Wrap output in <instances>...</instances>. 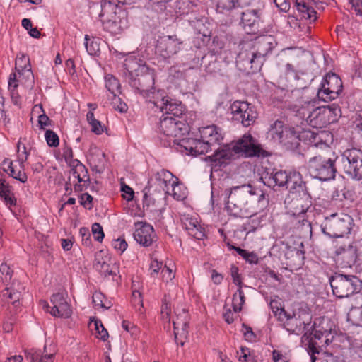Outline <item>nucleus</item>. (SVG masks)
<instances>
[{"mask_svg":"<svg viewBox=\"0 0 362 362\" xmlns=\"http://www.w3.org/2000/svg\"><path fill=\"white\" fill-rule=\"evenodd\" d=\"M13 275V270L6 263L0 265V281L6 285V288L1 291L2 300L8 304L11 303L18 308L21 305L23 293L25 291V286L19 280L13 279L8 286V283Z\"/></svg>","mask_w":362,"mask_h":362,"instance_id":"nucleus-6","label":"nucleus"},{"mask_svg":"<svg viewBox=\"0 0 362 362\" xmlns=\"http://www.w3.org/2000/svg\"><path fill=\"white\" fill-rule=\"evenodd\" d=\"M240 7L239 0H217L216 11L218 13L230 17V20L236 18L238 9Z\"/></svg>","mask_w":362,"mask_h":362,"instance_id":"nucleus-30","label":"nucleus"},{"mask_svg":"<svg viewBox=\"0 0 362 362\" xmlns=\"http://www.w3.org/2000/svg\"><path fill=\"white\" fill-rule=\"evenodd\" d=\"M264 180V183L269 187L279 186L286 187L288 192L294 190L296 187L302 189V179L301 175L298 172H290L287 173L285 170H278L275 173H272L268 177L262 178Z\"/></svg>","mask_w":362,"mask_h":362,"instance_id":"nucleus-13","label":"nucleus"},{"mask_svg":"<svg viewBox=\"0 0 362 362\" xmlns=\"http://www.w3.org/2000/svg\"><path fill=\"white\" fill-rule=\"evenodd\" d=\"M182 224L188 234L194 238L203 240L205 237L204 228L201 226L197 218L184 216Z\"/></svg>","mask_w":362,"mask_h":362,"instance_id":"nucleus-29","label":"nucleus"},{"mask_svg":"<svg viewBox=\"0 0 362 362\" xmlns=\"http://www.w3.org/2000/svg\"><path fill=\"white\" fill-rule=\"evenodd\" d=\"M334 324L328 317H322L316 319L313 324V334L315 339L320 340L325 338V344H329L332 341L333 335L332 331Z\"/></svg>","mask_w":362,"mask_h":362,"instance_id":"nucleus-23","label":"nucleus"},{"mask_svg":"<svg viewBox=\"0 0 362 362\" xmlns=\"http://www.w3.org/2000/svg\"><path fill=\"white\" fill-rule=\"evenodd\" d=\"M240 16L242 23L245 27L253 28L260 21L262 11L260 9H247L245 11H238L236 16Z\"/></svg>","mask_w":362,"mask_h":362,"instance_id":"nucleus-34","label":"nucleus"},{"mask_svg":"<svg viewBox=\"0 0 362 362\" xmlns=\"http://www.w3.org/2000/svg\"><path fill=\"white\" fill-rule=\"evenodd\" d=\"M93 197L88 193H83L80 196L81 204L86 209H90L93 208Z\"/></svg>","mask_w":362,"mask_h":362,"instance_id":"nucleus-60","label":"nucleus"},{"mask_svg":"<svg viewBox=\"0 0 362 362\" xmlns=\"http://www.w3.org/2000/svg\"><path fill=\"white\" fill-rule=\"evenodd\" d=\"M52 307L47 305L49 313L55 317L68 318L71 315V309L69 304L66 301L63 295L60 293H54L50 299Z\"/></svg>","mask_w":362,"mask_h":362,"instance_id":"nucleus-26","label":"nucleus"},{"mask_svg":"<svg viewBox=\"0 0 362 362\" xmlns=\"http://www.w3.org/2000/svg\"><path fill=\"white\" fill-rule=\"evenodd\" d=\"M19 81H21V79L17 78V74L16 73H11L10 74L8 79V90L10 91L13 103L17 105L21 104V97L17 90Z\"/></svg>","mask_w":362,"mask_h":362,"instance_id":"nucleus-40","label":"nucleus"},{"mask_svg":"<svg viewBox=\"0 0 362 362\" xmlns=\"http://www.w3.org/2000/svg\"><path fill=\"white\" fill-rule=\"evenodd\" d=\"M286 248L285 257L288 259L287 264L290 267H300L304 264L305 252L291 247Z\"/></svg>","mask_w":362,"mask_h":362,"instance_id":"nucleus-37","label":"nucleus"},{"mask_svg":"<svg viewBox=\"0 0 362 362\" xmlns=\"http://www.w3.org/2000/svg\"><path fill=\"white\" fill-rule=\"evenodd\" d=\"M287 23L291 28L299 31L303 30V29L306 27V25L305 23H302L301 21L294 15L288 16Z\"/></svg>","mask_w":362,"mask_h":362,"instance_id":"nucleus-52","label":"nucleus"},{"mask_svg":"<svg viewBox=\"0 0 362 362\" xmlns=\"http://www.w3.org/2000/svg\"><path fill=\"white\" fill-rule=\"evenodd\" d=\"M21 140L22 139L21 138L17 144V157L20 168L24 169L25 163L28 160L30 155V151L27 149L25 144H22Z\"/></svg>","mask_w":362,"mask_h":362,"instance_id":"nucleus-42","label":"nucleus"},{"mask_svg":"<svg viewBox=\"0 0 362 362\" xmlns=\"http://www.w3.org/2000/svg\"><path fill=\"white\" fill-rule=\"evenodd\" d=\"M155 179L160 186V189L164 194H170L172 192L173 197L177 200L182 199L184 196L176 192V188H180L177 183V178L168 170L162 169L158 171L155 175Z\"/></svg>","mask_w":362,"mask_h":362,"instance_id":"nucleus-20","label":"nucleus"},{"mask_svg":"<svg viewBox=\"0 0 362 362\" xmlns=\"http://www.w3.org/2000/svg\"><path fill=\"white\" fill-rule=\"evenodd\" d=\"M92 233L95 240L101 242L104 238L103 228L98 223H95L92 226Z\"/></svg>","mask_w":362,"mask_h":362,"instance_id":"nucleus-55","label":"nucleus"},{"mask_svg":"<svg viewBox=\"0 0 362 362\" xmlns=\"http://www.w3.org/2000/svg\"><path fill=\"white\" fill-rule=\"evenodd\" d=\"M125 69L128 71L127 80L136 93L152 103L156 98L154 90L155 74L153 69L145 64H138L134 59H126Z\"/></svg>","mask_w":362,"mask_h":362,"instance_id":"nucleus-3","label":"nucleus"},{"mask_svg":"<svg viewBox=\"0 0 362 362\" xmlns=\"http://www.w3.org/2000/svg\"><path fill=\"white\" fill-rule=\"evenodd\" d=\"M230 275L232 276L233 283L238 285L239 287L242 288V279L240 275L239 274V269L235 265L231 266Z\"/></svg>","mask_w":362,"mask_h":362,"instance_id":"nucleus-58","label":"nucleus"},{"mask_svg":"<svg viewBox=\"0 0 362 362\" xmlns=\"http://www.w3.org/2000/svg\"><path fill=\"white\" fill-rule=\"evenodd\" d=\"M15 70L18 78L21 79V76H23L28 78L30 77L33 78L30 59L26 55L22 54L21 57H17L15 64Z\"/></svg>","mask_w":362,"mask_h":362,"instance_id":"nucleus-35","label":"nucleus"},{"mask_svg":"<svg viewBox=\"0 0 362 362\" xmlns=\"http://www.w3.org/2000/svg\"><path fill=\"white\" fill-rule=\"evenodd\" d=\"M73 176L78 180L74 185L75 192H82L87 188L90 183L88 172L86 166L78 160H74L71 164Z\"/></svg>","mask_w":362,"mask_h":362,"instance_id":"nucleus-25","label":"nucleus"},{"mask_svg":"<svg viewBox=\"0 0 362 362\" xmlns=\"http://www.w3.org/2000/svg\"><path fill=\"white\" fill-rule=\"evenodd\" d=\"M121 191L122 192V197L124 199L130 201L133 199L134 192L133 189L125 184L121 186Z\"/></svg>","mask_w":362,"mask_h":362,"instance_id":"nucleus-63","label":"nucleus"},{"mask_svg":"<svg viewBox=\"0 0 362 362\" xmlns=\"http://www.w3.org/2000/svg\"><path fill=\"white\" fill-rule=\"evenodd\" d=\"M183 42L176 35H166L158 40L156 49L165 59L177 54L182 49Z\"/></svg>","mask_w":362,"mask_h":362,"instance_id":"nucleus-21","label":"nucleus"},{"mask_svg":"<svg viewBox=\"0 0 362 362\" xmlns=\"http://www.w3.org/2000/svg\"><path fill=\"white\" fill-rule=\"evenodd\" d=\"M112 245L114 248L119 251L120 253L124 252L128 246L127 242L123 238H118L115 240Z\"/></svg>","mask_w":362,"mask_h":362,"instance_id":"nucleus-64","label":"nucleus"},{"mask_svg":"<svg viewBox=\"0 0 362 362\" xmlns=\"http://www.w3.org/2000/svg\"><path fill=\"white\" fill-rule=\"evenodd\" d=\"M238 361L240 362H250V357L252 356V351L249 348L241 347L240 351H237Z\"/></svg>","mask_w":362,"mask_h":362,"instance_id":"nucleus-57","label":"nucleus"},{"mask_svg":"<svg viewBox=\"0 0 362 362\" xmlns=\"http://www.w3.org/2000/svg\"><path fill=\"white\" fill-rule=\"evenodd\" d=\"M302 189H294L289 192L285 204L288 214L295 217L296 225L311 231V222L308 220V212L312 207V197L306 189L305 182H302Z\"/></svg>","mask_w":362,"mask_h":362,"instance_id":"nucleus-5","label":"nucleus"},{"mask_svg":"<svg viewBox=\"0 0 362 362\" xmlns=\"http://www.w3.org/2000/svg\"><path fill=\"white\" fill-rule=\"evenodd\" d=\"M336 163H338L337 157L332 159L318 155L309 160L308 170L313 177L319 180L334 179L337 172Z\"/></svg>","mask_w":362,"mask_h":362,"instance_id":"nucleus-12","label":"nucleus"},{"mask_svg":"<svg viewBox=\"0 0 362 362\" xmlns=\"http://www.w3.org/2000/svg\"><path fill=\"white\" fill-rule=\"evenodd\" d=\"M137 0H102L100 21L103 29L113 35L121 33L128 27L127 13L117 4H132Z\"/></svg>","mask_w":362,"mask_h":362,"instance_id":"nucleus-4","label":"nucleus"},{"mask_svg":"<svg viewBox=\"0 0 362 362\" xmlns=\"http://www.w3.org/2000/svg\"><path fill=\"white\" fill-rule=\"evenodd\" d=\"M162 262H158L156 259H152L150 264V270L151 271V275L155 277L158 275L159 271L163 269Z\"/></svg>","mask_w":362,"mask_h":362,"instance_id":"nucleus-59","label":"nucleus"},{"mask_svg":"<svg viewBox=\"0 0 362 362\" xmlns=\"http://www.w3.org/2000/svg\"><path fill=\"white\" fill-rule=\"evenodd\" d=\"M8 175L14 179L19 180L22 183H25L28 180V177L24 173V169H21V170L16 172L13 168L11 172H9Z\"/></svg>","mask_w":362,"mask_h":362,"instance_id":"nucleus-61","label":"nucleus"},{"mask_svg":"<svg viewBox=\"0 0 362 362\" xmlns=\"http://www.w3.org/2000/svg\"><path fill=\"white\" fill-rule=\"evenodd\" d=\"M348 316L349 318H353L356 323L362 326V305L352 307Z\"/></svg>","mask_w":362,"mask_h":362,"instance_id":"nucleus-51","label":"nucleus"},{"mask_svg":"<svg viewBox=\"0 0 362 362\" xmlns=\"http://www.w3.org/2000/svg\"><path fill=\"white\" fill-rule=\"evenodd\" d=\"M175 339L177 340L178 336L180 337H186L188 333V320L187 315H178L175 319L173 320Z\"/></svg>","mask_w":362,"mask_h":362,"instance_id":"nucleus-38","label":"nucleus"},{"mask_svg":"<svg viewBox=\"0 0 362 362\" xmlns=\"http://www.w3.org/2000/svg\"><path fill=\"white\" fill-rule=\"evenodd\" d=\"M201 138L207 142L214 153L207 157L213 168H220L228 165L230 160L237 157H267L269 153L264 150L250 134H244L240 139L231 144L218 147L221 145L223 135L222 129L216 125L212 124L204 127L199 130Z\"/></svg>","mask_w":362,"mask_h":362,"instance_id":"nucleus-1","label":"nucleus"},{"mask_svg":"<svg viewBox=\"0 0 362 362\" xmlns=\"http://www.w3.org/2000/svg\"><path fill=\"white\" fill-rule=\"evenodd\" d=\"M326 136H327L326 132L320 131L319 129H315L310 146L317 147L319 145L324 144V139Z\"/></svg>","mask_w":362,"mask_h":362,"instance_id":"nucleus-49","label":"nucleus"},{"mask_svg":"<svg viewBox=\"0 0 362 362\" xmlns=\"http://www.w3.org/2000/svg\"><path fill=\"white\" fill-rule=\"evenodd\" d=\"M357 250L354 246L349 245L347 247H339L337 254L341 255L342 264L344 267H351L357 260Z\"/></svg>","mask_w":362,"mask_h":362,"instance_id":"nucleus-36","label":"nucleus"},{"mask_svg":"<svg viewBox=\"0 0 362 362\" xmlns=\"http://www.w3.org/2000/svg\"><path fill=\"white\" fill-rule=\"evenodd\" d=\"M131 303L136 310L141 312V308H143V298L141 293L139 291L136 290L132 291Z\"/></svg>","mask_w":362,"mask_h":362,"instance_id":"nucleus-50","label":"nucleus"},{"mask_svg":"<svg viewBox=\"0 0 362 362\" xmlns=\"http://www.w3.org/2000/svg\"><path fill=\"white\" fill-rule=\"evenodd\" d=\"M94 267L104 276L115 275V272L111 267V259L108 256H103V252L95 255Z\"/></svg>","mask_w":362,"mask_h":362,"instance_id":"nucleus-33","label":"nucleus"},{"mask_svg":"<svg viewBox=\"0 0 362 362\" xmlns=\"http://www.w3.org/2000/svg\"><path fill=\"white\" fill-rule=\"evenodd\" d=\"M286 317L281 322L283 323L284 328L288 332H294L296 329L301 327H305L310 322V315L308 308L298 306L293 308L292 313L286 311Z\"/></svg>","mask_w":362,"mask_h":362,"instance_id":"nucleus-16","label":"nucleus"},{"mask_svg":"<svg viewBox=\"0 0 362 362\" xmlns=\"http://www.w3.org/2000/svg\"><path fill=\"white\" fill-rule=\"evenodd\" d=\"M212 147L206 141L201 139L186 140L181 139L176 150L185 152L187 154L199 155L204 154L211 151Z\"/></svg>","mask_w":362,"mask_h":362,"instance_id":"nucleus-22","label":"nucleus"},{"mask_svg":"<svg viewBox=\"0 0 362 362\" xmlns=\"http://www.w3.org/2000/svg\"><path fill=\"white\" fill-rule=\"evenodd\" d=\"M351 220V216L345 214H333L326 218L322 226V232L332 238L343 237L350 233Z\"/></svg>","mask_w":362,"mask_h":362,"instance_id":"nucleus-14","label":"nucleus"},{"mask_svg":"<svg viewBox=\"0 0 362 362\" xmlns=\"http://www.w3.org/2000/svg\"><path fill=\"white\" fill-rule=\"evenodd\" d=\"M322 108L328 109L330 110L329 118L332 119V123L336 121L337 117L341 115V109L338 105L332 104L327 106H322Z\"/></svg>","mask_w":362,"mask_h":362,"instance_id":"nucleus-56","label":"nucleus"},{"mask_svg":"<svg viewBox=\"0 0 362 362\" xmlns=\"http://www.w3.org/2000/svg\"><path fill=\"white\" fill-rule=\"evenodd\" d=\"M342 81L335 74H328L324 78L317 97L323 101L332 100L338 97L342 91Z\"/></svg>","mask_w":362,"mask_h":362,"instance_id":"nucleus-18","label":"nucleus"},{"mask_svg":"<svg viewBox=\"0 0 362 362\" xmlns=\"http://www.w3.org/2000/svg\"><path fill=\"white\" fill-rule=\"evenodd\" d=\"M314 131L315 130H310V129H303L302 131L298 132L299 144L300 141H302L306 144L310 145L313 136L314 135Z\"/></svg>","mask_w":362,"mask_h":362,"instance_id":"nucleus-46","label":"nucleus"},{"mask_svg":"<svg viewBox=\"0 0 362 362\" xmlns=\"http://www.w3.org/2000/svg\"><path fill=\"white\" fill-rule=\"evenodd\" d=\"M90 40L89 35H86L85 36V41H86V47L87 49V52L90 55H95L97 54L98 52L100 51L99 45L94 41H91L89 43V41Z\"/></svg>","mask_w":362,"mask_h":362,"instance_id":"nucleus-53","label":"nucleus"},{"mask_svg":"<svg viewBox=\"0 0 362 362\" xmlns=\"http://www.w3.org/2000/svg\"><path fill=\"white\" fill-rule=\"evenodd\" d=\"M269 306L274 316L277 317L279 322H281L285 317L286 310L282 307L281 302L279 299H272Z\"/></svg>","mask_w":362,"mask_h":362,"instance_id":"nucleus-43","label":"nucleus"},{"mask_svg":"<svg viewBox=\"0 0 362 362\" xmlns=\"http://www.w3.org/2000/svg\"><path fill=\"white\" fill-rule=\"evenodd\" d=\"M218 196L227 202L226 208L230 215L242 218L253 217L267 203L263 191L251 185L226 188Z\"/></svg>","mask_w":362,"mask_h":362,"instance_id":"nucleus-2","label":"nucleus"},{"mask_svg":"<svg viewBox=\"0 0 362 362\" xmlns=\"http://www.w3.org/2000/svg\"><path fill=\"white\" fill-rule=\"evenodd\" d=\"M315 101H305L298 113L305 117L306 122L314 129H321L332 123L329 118L330 110L322 107H315Z\"/></svg>","mask_w":362,"mask_h":362,"instance_id":"nucleus-11","label":"nucleus"},{"mask_svg":"<svg viewBox=\"0 0 362 362\" xmlns=\"http://www.w3.org/2000/svg\"><path fill=\"white\" fill-rule=\"evenodd\" d=\"M328 345L325 344V338L319 340L318 339H315L314 336L311 337L307 347V351L310 356L311 362H315L316 360L315 354H320L322 349Z\"/></svg>","mask_w":362,"mask_h":362,"instance_id":"nucleus-39","label":"nucleus"},{"mask_svg":"<svg viewBox=\"0 0 362 362\" xmlns=\"http://www.w3.org/2000/svg\"><path fill=\"white\" fill-rule=\"evenodd\" d=\"M138 225H141V226L136 228L134 233L135 240L144 247L151 246L157 239L153 227L146 223H138L136 226Z\"/></svg>","mask_w":362,"mask_h":362,"instance_id":"nucleus-27","label":"nucleus"},{"mask_svg":"<svg viewBox=\"0 0 362 362\" xmlns=\"http://www.w3.org/2000/svg\"><path fill=\"white\" fill-rule=\"evenodd\" d=\"M257 58L255 54L252 52L247 47L245 49L242 50L237 59V64L240 69L243 70L247 73H255L259 71L263 64H257L256 63Z\"/></svg>","mask_w":362,"mask_h":362,"instance_id":"nucleus-24","label":"nucleus"},{"mask_svg":"<svg viewBox=\"0 0 362 362\" xmlns=\"http://www.w3.org/2000/svg\"><path fill=\"white\" fill-rule=\"evenodd\" d=\"M339 166L353 179L362 180V150L352 148L337 157Z\"/></svg>","mask_w":362,"mask_h":362,"instance_id":"nucleus-9","label":"nucleus"},{"mask_svg":"<svg viewBox=\"0 0 362 362\" xmlns=\"http://www.w3.org/2000/svg\"><path fill=\"white\" fill-rule=\"evenodd\" d=\"M143 207L151 212L160 211L163 206V195L160 190L157 193L151 192V187H145L144 189Z\"/></svg>","mask_w":362,"mask_h":362,"instance_id":"nucleus-28","label":"nucleus"},{"mask_svg":"<svg viewBox=\"0 0 362 362\" xmlns=\"http://www.w3.org/2000/svg\"><path fill=\"white\" fill-rule=\"evenodd\" d=\"M293 8L297 10L302 19L309 20L310 22H314L317 19L316 11L311 3L306 0H294Z\"/></svg>","mask_w":362,"mask_h":362,"instance_id":"nucleus-31","label":"nucleus"},{"mask_svg":"<svg viewBox=\"0 0 362 362\" xmlns=\"http://www.w3.org/2000/svg\"><path fill=\"white\" fill-rule=\"evenodd\" d=\"M333 294L338 298H349L360 292L362 281L356 275L334 273L329 279Z\"/></svg>","mask_w":362,"mask_h":362,"instance_id":"nucleus-8","label":"nucleus"},{"mask_svg":"<svg viewBox=\"0 0 362 362\" xmlns=\"http://www.w3.org/2000/svg\"><path fill=\"white\" fill-rule=\"evenodd\" d=\"M158 131L160 134V139L163 141V145L176 149L180 141V138L187 132V125L180 119L172 116H163L160 119Z\"/></svg>","mask_w":362,"mask_h":362,"instance_id":"nucleus-7","label":"nucleus"},{"mask_svg":"<svg viewBox=\"0 0 362 362\" xmlns=\"http://www.w3.org/2000/svg\"><path fill=\"white\" fill-rule=\"evenodd\" d=\"M92 300L95 308H101L109 309L112 306V303L110 300H107L105 296L100 292L94 293L92 297Z\"/></svg>","mask_w":362,"mask_h":362,"instance_id":"nucleus-44","label":"nucleus"},{"mask_svg":"<svg viewBox=\"0 0 362 362\" xmlns=\"http://www.w3.org/2000/svg\"><path fill=\"white\" fill-rule=\"evenodd\" d=\"M230 110L232 119L245 127L252 125L258 116L255 107L245 101H234L230 105Z\"/></svg>","mask_w":362,"mask_h":362,"instance_id":"nucleus-15","label":"nucleus"},{"mask_svg":"<svg viewBox=\"0 0 362 362\" xmlns=\"http://www.w3.org/2000/svg\"><path fill=\"white\" fill-rule=\"evenodd\" d=\"M45 137L47 145L50 147H57L59 144V139L58 135L52 130H47Z\"/></svg>","mask_w":362,"mask_h":362,"instance_id":"nucleus-48","label":"nucleus"},{"mask_svg":"<svg viewBox=\"0 0 362 362\" xmlns=\"http://www.w3.org/2000/svg\"><path fill=\"white\" fill-rule=\"evenodd\" d=\"M163 91L158 90L156 98L153 100L152 103L159 108L162 112L168 115L167 116H172L180 119V117L185 112V107L181 103H177L168 96L163 95Z\"/></svg>","mask_w":362,"mask_h":362,"instance_id":"nucleus-19","label":"nucleus"},{"mask_svg":"<svg viewBox=\"0 0 362 362\" xmlns=\"http://www.w3.org/2000/svg\"><path fill=\"white\" fill-rule=\"evenodd\" d=\"M269 132L274 141L281 144L287 150L298 148L299 138L294 127L285 126L282 121L276 120L271 125Z\"/></svg>","mask_w":362,"mask_h":362,"instance_id":"nucleus-10","label":"nucleus"},{"mask_svg":"<svg viewBox=\"0 0 362 362\" xmlns=\"http://www.w3.org/2000/svg\"><path fill=\"white\" fill-rule=\"evenodd\" d=\"M235 250L240 255L246 262L250 264H257L259 262V257L255 252H248L241 248H235Z\"/></svg>","mask_w":362,"mask_h":362,"instance_id":"nucleus-45","label":"nucleus"},{"mask_svg":"<svg viewBox=\"0 0 362 362\" xmlns=\"http://www.w3.org/2000/svg\"><path fill=\"white\" fill-rule=\"evenodd\" d=\"M93 325L95 327V330L96 331V337L100 338L103 341H106L109 335L107 329L104 327L101 321L95 320Z\"/></svg>","mask_w":362,"mask_h":362,"instance_id":"nucleus-47","label":"nucleus"},{"mask_svg":"<svg viewBox=\"0 0 362 362\" xmlns=\"http://www.w3.org/2000/svg\"><path fill=\"white\" fill-rule=\"evenodd\" d=\"M171 306L165 301L163 302L160 310L161 319L168 324L170 322Z\"/></svg>","mask_w":362,"mask_h":362,"instance_id":"nucleus-54","label":"nucleus"},{"mask_svg":"<svg viewBox=\"0 0 362 362\" xmlns=\"http://www.w3.org/2000/svg\"><path fill=\"white\" fill-rule=\"evenodd\" d=\"M105 87L107 89L116 96L117 93H120V83L119 80L112 74H107L105 77Z\"/></svg>","mask_w":362,"mask_h":362,"instance_id":"nucleus-41","label":"nucleus"},{"mask_svg":"<svg viewBox=\"0 0 362 362\" xmlns=\"http://www.w3.org/2000/svg\"><path fill=\"white\" fill-rule=\"evenodd\" d=\"M25 357L29 362H54V354H48L46 346L44 350L31 349L25 351Z\"/></svg>","mask_w":362,"mask_h":362,"instance_id":"nucleus-32","label":"nucleus"},{"mask_svg":"<svg viewBox=\"0 0 362 362\" xmlns=\"http://www.w3.org/2000/svg\"><path fill=\"white\" fill-rule=\"evenodd\" d=\"M6 206H8L10 209L12 206H15L16 205V199L13 193L12 190L10 191V193H6L3 196H1Z\"/></svg>","mask_w":362,"mask_h":362,"instance_id":"nucleus-62","label":"nucleus"},{"mask_svg":"<svg viewBox=\"0 0 362 362\" xmlns=\"http://www.w3.org/2000/svg\"><path fill=\"white\" fill-rule=\"evenodd\" d=\"M257 58L256 63L263 64L265 61V57L269 54L273 49L277 45L276 40L272 35H262L255 38L247 45Z\"/></svg>","mask_w":362,"mask_h":362,"instance_id":"nucleus-17","label":"nucleus"}]
</instances>
